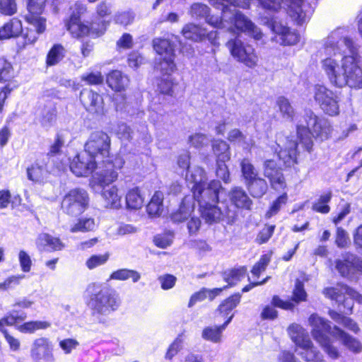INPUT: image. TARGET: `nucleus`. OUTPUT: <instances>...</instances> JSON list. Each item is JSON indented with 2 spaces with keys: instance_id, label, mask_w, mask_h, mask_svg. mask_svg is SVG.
I'll use <instances>...</instances> for the list:
<instances>
[{
  "instance_id": "nucleus-1",
  "label": "nucleus",
  "mask_w": 362,
  "mask_h": 362,
  "mask_svg": "<svg viewBox=\"0 0 362 362\" xmlns=\"http://www.w3.org/2000/svg\"><path fill=\"white\" fill-rule=\"evenodd\" d=\"M344 28L332 31L325 43L326 54L341 57V67L337 59L327 57L322 61V68L333 86L342 88L345 86L362 88V69L359 66L358 49L353 40L345 36Z\"/></svg>"
},
{
  "instance_id": "nucleus-2",
  "label": "nucleus",
  "mask_w": 362,
  "mask_h": 362,
  "mask_svg": "<svg viewBox=\"0 0 362 362\" xmlns=\"http://www.w3.org/2000/svg\"><path fill=\"white\" fill-rule=\"evenodd\" d=\"M308 321L312 327L314 339L320 344L331 358L337 359L339 357L338 349L332 344V337L339 339L342 344L354 354H359L362 351L360 341L336 325L332 328L329 320L317 314H312Z\"/></svg>"
},
{
  "instance_id": "nucleus-3",
  "label": "nucleus",
  "mask_w": 362,
  "mask_h": 362,
  "mask_svg": "<svg viewBox=\"0 0 362 362\" xmlns=\"http://www.w3.org/2000/svg\"><path fill=\"white\" fill-rule=\"evenodd\" d=\"M297 119L296 134L299 143L308 152L313 146V138L319 141L329 139L332 127L329 120L316 115L310 109H306Z\"/></svg>"
},
{
  "instance_id": "nucleus-4",
  "label": "nucleus",
  "mask_w": 362,
  "mask_h": 362,
  "mask_svg": "<svg viewBox=\"0 0 362 362\" xmlns=\"http://www.w3.org/2000/svg\"><path fill=\"white\" fill-rule=\"evenodd\" d=\"M298 143L296 140L286 139L284 148L278 153L279 163L274 159H267L262 165L263 174L270 183L271 187L276 190L284 189L286 187V180L281 167V163L286 168H291L297 163Z\"/></svg>"
},
{
  "instance_id": "nucleus-5",
  "label": "nucleus",
  "mask_w": 362,
  "mask_h": 362,
  "mask_svg": "<svg viewBox=\"0 0 362 362\" xmlns=\"http://www.w3.org/2000/svg\"><path fill=\"white\" fill-rule=\"evenodd\" d=\"M86 292L91 315L99 323H105L106 317L117 311L121 305V298L112 288L92 284L88 285Z\"/></svg>"
},
{
  "instance_id": "nucleus-6",
  "label": "nucleus",
  "mask_w": 362,
  "mask_h": 362,
  "mask_svg": "<svg viewBox=\"0 0 362 362\" xmlns=\"http://www.w3.org/2000/svg\"><path fill=\"white\" fill-rule=\"evenodd\" d=\"M214 8L223 11V19L227 21V31L232 32L236 28L245 35L257 40L262 38L260 30L243 13L237 11L243 0H209Z\"/></svg>"
},
{
  "instance_id": "nucleus-7",
  "label": "nucleus",
  "mask_w": 362,
  "mask_h": 362,
  "mask_svg": "<svg viewBox=\"0 0 362 362\" xmlns=\"http://www.w3.org/2000/svg\"><path fill=\"white\" fill-rule=\"evenodd\" d=\"M222 191H217L216 199L200 197L196 199L199 203L202 218L209 224L222 223L232 225L236 220V211L229 207L228 203L219 201V195Z\"/></svg>"
},
{
  "instance_id": "nucleus-8",
  "label": "nucleus",
  "mask_w": 362,
  "mask_h": 362,
  "mask_svg": "<svg viewBox=\"0 0 362 362\" xmlns=\"http://www.w3.org/2000/svg\"><path fill=\"white\" fill-rule=\"evenodd\" d=\"M176 37L168 35L167 37H157L153 40V47L158 57L156 59L155 70L160 76H172L176 70L175 63V47Z\"/></svg>"
},
{
  "instance_id": "nucleus-9",
  "label": "nucleus",
  "mask_w": 362,
  "mask_h": 362,
  "mask_svg": "<svg viewBox=\"0 0 362 362\" xmlns=\"http://www.w3.org/2000/svg\"><path fill=\"white\" fill-rule=\"evenodd\" d=\"M186 182L189 183V187L191 188L192 197L194 199L200 197H208L209 199L217 198V191L223 190L221 183L218 180H211L206 184V174L201 168H196L192 171L185 173Z\"/></svg>"
},
{
  "instance_id": "nucleus-10",
  "label": "nucleus",
  "mask_w": 362,
  "mask_h": 362,
  "mask_svg": "<svg viewBox=\"0 0 362 362\" xmlns=\"http://www.w3.org/2000/svg\"><path fill=\"white\" fill-rule=\"evenodd\" d=\"M260 2L264 8L270 11L287 7L288 13L298 25H302L310 15L306 9L310 5L304 0H261Z\"/></svg>"
},
{
  "instance_id": "nucleus-11",
  "label": "nucleus",
  "mask_w": 362,
  "mask_h": 362,
  "mask_svg": "<svg viewBox=\"0 0 362 362\" xmlns=\"http://www.w3.org/2000/svg\"><path fill=\"white\" fill-rule=\"evenodd\" d=\"M288 333L296 346L303 349L298 353L307 362H325L322 354L313 346L308 332L299 325L292 324L288 327Z\"/></svg>"
},
{
  "instance_id": "nucleus-12",
  "label": "nucleus",
  "mask_w": 362,
  "mask_h": 362,
  "mask_svg": "<svg viewBox=\"0 0 362 362\" xmlns=\"http://www.w3.org/2000/svg\"><path fill=\"white\" fill-rule=\"evenodd\" d=\"M88 204V192L83 189L75 188L64 195L61 203V208L64 214L77 216L85 211Z\"/></svg>"
},
{
  "instance_id": "nucleus-13",
  "label": "nucleus",
  "mask_w": 362,
  "mask_h": 362,
  "mask_svg": "<svg viewBox=\"0 0 362 362\" xmlns=\"http://www.w3.org/2000/svg\"><path fill=\"white\" fill-rule=\"evenodd\" d=\"M226 45L230 54L238 62L244 64L249 68H254L257 65L258 58L255 49L252 45L243 40L241 35L230 40Z\"/></svg>"
},
{
  "instance_id": "nucleus-14",
  "label": "nucleus",
  "mask_w": 362,
  "mask_h": 362,
  "mask_svg": "<svg viewBox=\"0 0 362 362\" xmlns=\"http://www.w3.org/2000/svg\"><path fill=\"white\" fill-rule=\"evenodd\" d=\"M314 99L320 109L329 116L334 117L339 114L340 100L336 93L328 89L322 85H316L315 86Z\"/></svg>"
},
{
  "instance_id": "nucleus-15",
  "label": "nucleus",
  "mask_w": 362,
  "mask_h": 362,
  "mask_svg": "<svg viewBox=\"0 0 362 362\" xmlns=\"http://www.w3.org/2000/svg\"><path fill=\"white\" fill-rule=\"evenodd\" d=\"M334 267L341 277L351 279L358 274H362V259L351 252L341 253L334 261Z\"/></svg>"
},
{
  "instance_id": "nucleus-16",
  "label": "nucleus",
  "mask_w": 362,
  "mask_h": 362,
  "mask_svg": "<svg viewBox=\"0 0 362 362\" xmlns=\"http://www.w3.org/2000/svg\"><path fill=\"white\" fill-rule=\"evenodd\" d=\"M110 148V139L103 131H96L90 134L84 146V151L97 158L108 157Z\"/></svg>"
},
{
  "instance_id": "nucleus-17",
  "label": "nucleus",
  "mask_w": 362,
  "mask_h": 362,
  "mask_svg": "<svg viewBox=\"0 0 362 362\" xmlns=\"http://www.w3.org/2000/svg\"><path fill=\"white\" fill-rule=\"evenodd\" d=\"M117 173L111 170L106 173L100 180V186L102 187L101 197L104 200V206L106 208L117 209L121 206L120 197L117 194V189L114 185H110L117 180Z\"/></svg>"
},
{
  "instance_id": "nucleus-18",
  "label": "nucleus",
  "mask_w": 362,
  "mask_h": 362,
  "mask_svg": "<svg viewBox=\"0 0 362 362\" xmlns=\"http://www.w3.org/2000/svg\"><path fill=\"white\" fill-rule=\"evenodd\" d=\"M52 342L46 337L35 339L30 348V357L35 362H55Z\"/></svg>"
},
{
  "instance_id": "nucleus-19",
  "label": "nucleus",
  "mask_w": 362,
  "mask_h": 362,
  "mask_svg": "<svg viewBox=\"0 0 362 362\" xmlns=\"http://www.w3.org/2000/svg\"><path fill=\"white\" fill-rule=\"evenodd\" d=\"M95 158L83 151L78 153L70 163L71 171L77 177H86L96 168Z\"/></svg>"
},
{
  "instance_id": "nucleus-20",
  "label": "nucleus",
  "mask_w": 362,
  "mask_h": 362,
  "mask_svg": "<svg viewBox=\"0 0 362 362\" xmlns=\"http://www.w3.org/2000/svg\"><path fill=\"white\" fill-rule=\"evenodd\" d=\"M70 8L71 14L66 23L67 30L70 32L73 37L78 35L79 33L81 34L87 32L88 30L85 27V23L81 21V16L86 11L85 4L77 1Z\"/></svg>"
},
{
  "instance_id": "nucleus-21",
  "label": "nucleus",
  "mask_w": 362,
  "mask_h": 362,
  "mask_svg": "<svg viewBox=\"0 0 362 362\" xmlns=\"http://www.w3.org/2000/svg\"><path fill=\"white\" fill-rule=\"evenodd\" d=\"M183 36L188 40L194 42H199L206 37L212 44H216V40L219 33L216 31H207L206 28H202L198 25L189 23L182 28Z\"/></svg>"
},
{
  "instance_id": "nucleus-22",
  "label": "nucleus",
  "mask_w": 362,
  "mask_h": 362,
  "mask_svg": "<svg viewBox=\"0 0 362 362\" xmlns=\"http://www.w3.org/2000/svg\"><path fill=\"white\" fill-rule=\"evenodd\" d=\"M80 101L85 109L92 114H100L103 110V97L92 89L83 88L80 93Z\"/></svg>"
},
{
  "instance_id": "nucleus-23",
  "label": "nucleus",
  "mask_w": 362,
  "mask_h": 362,
  "mask_svg": "<svg viewBox=\"0 0 362 362\" xmlns=\"http://www.w3.org/2000/svg\"><path fill=\"white\" fill-rule=\"evenodd\" d=\"M29 27L26 32L23 33L25 44H33L37 40V35L45 32L46 29V19L43 17L27 15L25 16Z\"/></svg>"
},
{
  "instance_id": "nucleus-24",
  "label": "nucleus",
  "mask_w": 362,
  "mask_h": 362,
  "mask_svg": "<svg viewBox=\"0 0 362 362\" xmlns=\"http://www.w3.org/2000/svg\"><path fill=\"white\" fill-rule=\"evenodd\" d=\"M228 197L230 204L229 207L238 213V209L250 210L253 204L247 193L241 187H233L228 192Z\"/></svg>"
},
{
  "instance_id": "nucleus-25",
  "label": "nucleus",
  "mask_w": 362,
  "mask_h": 362,
  "mask_svg": "<svg viewBox=\"0 0 362 362\" xmlns=\"http://www.w3.org/2000/svg\"><path fill=\"white\" fill-rule=\"evenodd\" d=\"M195 202L194 197L191 195L184 197L178 209L170 214L171 221L178 224L187 221L194 211Z\"/></svg>"
},
{
  "instance_id": "nucleus-26",
  "label": "nucleus",
  "mask_w": 362,
  "mask_h": 362,
  "mask_svg": "<svg viewBox=\"0 0 362 362\" xmlns=\"http://www.w3.org/2000/svg\"><path fill=\"white\" fill-rule=\"evenodd\" d=\"M269 16L268 18L266 17L267 21L265 23L274 33L281 36V38L285 45H295L299 41L300 35L298 34L291 32V29L286 26L279 25L274 15L269 14Z\"/></svg>"
},
{
  "instance_id": "nucleus-27",
  "label": "nucleus",
  "mask_w": 362,
  "mask_h": 362,
  "mask_svg": "<svg viewBox=\"0 0 362 362\" xmlns=\"http://www.w3.org/2000/svg\"><path fill=\"white\" fill-rule=\"evenodd\" d=\"M36 245L40 251L54 252L62 250L64 244L59 238L48 233H41L36 240Z\"/></svg>"
},
{
  "instance_id": "nucleus-28",
  "label": "nucleus",
  "mask_w": 362,
  "mask_h": 362,
  "mask_svg": "<svg viewBox=\"0 0 362 362\" xmlns=\"http://www.w3.org/2000/svg\"><path fill=\"white\" fill-rule=\"evenodd\" d=\"M234 315L232 314L225 322L218 326H208L206 327L202 333V337L206 341L213 343H219L221 341L222 333L226 329L228 324L232 321Z\"/></svg>"
},
{
  "instance_id": "nucleus-29",
  "label": "nucleus",
  "mask_w": 362,
  "mask_h": 362,
  "mask_svg": "<svg viewBox=\"0 0 362 362\" xmlns=\"http://www.w3.org/2000/svg\"><path fill=\"white\" fill-rule=\"evenodd\" d=\"M244 185L250 195L255 199L262 198L268 191L267 180L259 176L245 182Z\"/></svg>"
},
{
  "instance_id": "nucleus-30",
  "label": "nucleus",
  "mask_w": 362,
  "mask_h": 362,
  "mask_svg": "<svg viewBox=\"0 0 362 362\" xmlns=\"http://www.w3.org/2000/svg\"><path fill=\"white\" fill-rule=\"evenodd\" d=\"M23 33L21 21L13 18L0 28V40L18 37Z\"/></svg>"
},
{
  "instance_id": "nucleus-31",
  "label": "nucleus",
  "mask_w": 362,
  "mask_h": 362,
  "mask_svg": "<svg viewBox=\"0 0 362 362\" xmlns=\"http://www.w3.org/2000/svg\"><path fill=\"white\" fill-rule=\"evenodd\" d=\"M109 25V21H106L101 18H97L93 21L90 25L85 24L87 28V32L84 33H79L78 35H74V37L80 38L85 36H90L92 37H97L103 35Z\"/></svg>"
},
{
  "instance_id": "nucleus-32",
  "label": "nucleus",
  "mask_w": 362,
  "mask_h": 362,
  "mask_svg": "<svg viewBox=\"0 0 362 362\" xmlns=\"http://www.w3.org/2000/svg\"><path fill=\"white\" fill-rule=\"evenodd\" d=\"M106 81L112 90L122 93V90H124L128 85L129 79L120 71L115 70L107 76Z\"/></svg>"
},
{
  "instance_id": "nucleus-33",
  "label": "nucleus",
  "mask_w": 362,
  "mask_h": 362,
  "mask_svg": "<svg viewBox=\"0 0 362 362\" xmlns=\"http://www.w3.org/2000/svg\"><path fill=\"white\" fill-rule=\"evenodd\" d=\"M57 119V109L51 102L47 103L41 110L39 121L46 129L54 125Z\"/></svg>"
},
{
  "instance_id": "nucleus-34",
  "label": "nucleus",
  "mask_w": 362,
  "mask_h": 362,
  "mask_svg": "<svg viewBox=\"0 0 362 362\" xmlns=\"http://www.w3.org/2000/svg\"><path fill=\"white\" fill-rule=\"evenodd\" d=\"M163 193L156 191L146 206V211L151 217L160 216L163 211Z\"/></svg>"
},
{
  "instance_id": "nucleus-35",
  "label": "nucleus",
  "mask_w": 362,
  "mask_h": 362,
  "mask_svg": "<svg viewBox=\"0 0 362 362\" xmlns=\"http://www.w3.org/2000/svg\"><path fill=\"white\" fill-rule=\"evenodd\" d=\"M276 105L282 117L286 120L293 121L297 124V118L300 119V115L296 116L294 109L289 100L284 96H280L276 100Z\"/></svg>"
},
{
  "instance_id": "nucleus-36",
  "label": "nucleus",
  "mask_w": 362,
  "mask_h": 362,
  "mask_svg": "<svg viewBox=\"0 0 362 362\" xmlns=\"http://www.w3.org/2000/svg\"><path fill=\"white\" fill-rule=\"evenodd\" d=\"M212 150L216 156V160H229L230 159V151L229 144L222 139L212 141Z\"/></svg>"
},
{
  "instance_id": "nucleus-37",
  "label": "nucleus",
  "mask_w": 362,
  "mask_h": 362,
  "mask_svg": "<svg viewBox=\"0 0 362 362\" xmlns=\"http://www.w3.org/2000/svg\"><path fill=\"white\" fill-rule=\"evenodd\" d=\"M66 55V49L61 44H54L49 50L46 64L48 66H52L59 63Z\"/></svg>"
},
{
  "instance_id": "nucleus-38",
  "label": "nucleus",
  "mask_w": 362,
  "mask_h": 362,
  "mask_svg": "<svg viewBox=\"0 0 362 362\" xmlns=\"http://www.w3.org/2000/svg\"><path fill=\"white\" fill-rule=\"evenodd\" d=\"M130 279L133 283H136L140 280L141 274L136 270L124 268L113 272L110 276V279L119 281H126Z\"/></svg>"
},
{
  "instance_id": "nucleus-39",
  "label": "nucleus",
  "mask_w": 362,
  "mask_h": 362,
  "mask_svg": "<svg viewBox=\"0 0 362 362\" xmlns=\"http://www.w3.org/2000/svg\"><path fill=\"white\" fill-rule=\"evenodd\" d=\"M240 166L244 184L259 176L257 170L249 159L243 158L240 163Z\"/></svg>"
},
{
  "instance_id": "nucleus-40",
  "label": "nucleus",
  "mask_w": 362,
  "mask_h": 362,
  "mask_svg": "<svg viewBox=\"0 0 362 362\" xmlns=\"http://www.w3.org/2000/svg\"><path fill=\"white\" fill-rule=\"evenodd\" d=\"M240 298L241 295L238 293L223 300L218 308L220 314L223 316H227L240 303Z\"/></svg>"
},
{
  "instance_id": "nucleus-41",
  "label": "nucleus",
  "mask_w": 362,
  "mask_h": 362,
  "mask_svg": "<svg viewBox=\"0 0 362 362\" xmlns=\"http://www.w3.org/2000/svg\"><path fill=\"white\" fill-rule=\"evenodd\" d=\"M246 272L247 269L245 267L234 268L224 272L223 277L224 281L228 283V287L232 286L240 281L241 278L244 277Z\"/></svg>"
},
{
  "instance_id": "nucleus-42",
  "label": "nucleus",
  "mask_w": 362,
  "mask_h": 362,
  "mask_svg": "<svg viewBox=\"0 0 362 362\" xmlns=\"http://www.w3.org/2000/svg\"><path fill=\"white\" fill-rule=\"evenodd\" d=\"M96 227L94 218H81L70 228L71 233L82 232L86 233L93 230Z\"/></svg>"
},
{
  "instance_id": "nucleus-43",
  "label": "nucleus",
  "mask_w": 362,
  "mask_h": 362,
  "mask_svg": "<svg viewBox=\"0 0 362 362\" xmlns=\"http://www.w3.org/2000/svg\"><path fill=\"white\" fill-rule=\"evenodd\" d=\"M144 199L138 187L130 189L126 195V204L129 209H137L141 207Z\"/></svg>"
},
{
  "instance_id": "nucleus-44",
  "label": "nucleus",
  "mask_w": 362,
  "mask_h": 362,
  "mask_svg": "<svg viewBox=\"0 0 362 362\" xmlns=\"http://www.w3.org/2000/svg\"><path fill=\"white\" fill-rule=\"evenodd\" d=\"M332 197L331 191L320 195L319 199L313 204V210L322 214H328L330 211V207L327 204L330 202Z\"/></svg>"
},
{
  "instance_id": "nucleus-45",
  "label": "nucleus",
  "mask_w": 362,
  "mask_h": 362,
  "mask_svg": "<svg viewBox=\"0 0 362 362\" xmlns=\"http://www.w3.org/2000/svg\"><path fill=\"white\" fill-rule=\"evenodd\" d=\"M173 85L172 76H160L158 78L156 90L160 94L171 96L173 93Z\"/></svg>"
},
{
  "instance_id": "nucleus-46",
  "label": "nucleus",
  "mask_w": 362,
  "mask_h": 362,
  "mask_svg": "<svg viewBox=\"0 0 362 362\" xmlns=\"http://www.w3.org/2000/svg\"><path fill=\"white\" fill-rule=\"evenodd\" d=\"M228 140L232 143H236L245 148L250 146L247 136L238 129H231L228 132Z\"/></svg>"
},
{
  "instance_id": "nucleus-47",
  "label": "nucleus",
  "mask_w": 362,
  "mask_h": 362,
  "mask_svg": "<svg viewBox=\"0 0 362 362\" xmlns=\"http://www.w3.org/2000/svg\"><path fill=\"white\" fill-rule=\"evenodd\" d=\"M13 77V69L11 64L0 57V82L9 81Z\"/></svg>"
},
{
  "instance_id": "nucleus-48",
  "label": "nucleus",
  "mask_w": 362,
  "mask_h": 362,
  "mask_svg": "<svg viewBox=\"0 0 362 362\" xmlns=\"http://www.w3.org/2000/svg\"><path fill=\"white\" fill-rule=\"evenodd\" d=\"M45 169L38 163H34L27 168L28 179L34 182H40L43 180Z\"/></svg>"
},
{
  "instance_id": "nucleus-49",
  "label": "nucleus",
  "mask_w": 362,
  "mask_h": 362,
  "mask_svg": "<svg viewBox=\"0 0 362 362\" xmlns=\"http://www.w3.org/2000/svg\"><path fill=\"white\" fill-rule=\"evenodd\" d=\"M49 324L42 321H30L23 323L18 327V330L23 333H33L35 330L45 329Z\"/></svg>"
},
{
  "instance_id": "nucleus-50",
  "label": "nucleus",
  "mask_w": 362,
  "mask_h": 362,
  "mask_svg": "<svg viewBox=\"0 0 362 362\" xmlns=\"http://www.w3.org/2000/svg\"><path fill=\"white\" fill-rule=\"evenodd\" d=\"M209 13V7L202 3H194L190 8V14L192 18L196 19H205Z\"/></svg>"
},
{
  "instance_id": "nucleus-51",
  "label": "nucleus",
  "mask_w": 362,
  "mask_h": 362,
  "mask_svg": "<svg viewBox=\"0 0 362 362\" xmlns=\"http://www.w3.org/2000/svg\"><path fill=\"white\" fill-rule=\"evenodd\" d=\"M335 244L340 249L346 248L351 245V240L348 233L341 227L337 228Z\"/></svg>"
},
{
  "instance_id": "nucleus-52",
  "label": "nucleus",
  "mask_w": 362,
  "mask_h": 362,
  "mask_svg": "<svg viewBox=\"0 0 362 362\" xmlns=\"http://www.w3.org/2000/svg\"><path fill=\"white\" fill-rule=\"evenodd\" d=\"M292 300L296 304H298L307 300V293L304 288V284L299 279H297L296 281L295 288L293 291Z\"/></svg>"
},
{
  "instance_id": "nucleus-53",
  "label": "nucleus",
  "mask_w": 362,
  "mask_h": 362,
  "mask_svg": "<svg viewBox=\"0 0 362 362\" xmlns=\"http://www.w3.org/2000/svg\"><path fill=\"white\" fill-rule=\"evenodd\" d=\"M271 261V256L267 254L262 255L259 260L253 266L251 272L253 276L259 277L261 272H264Z\"/></svg>"
},
{
  "instance_id": "nucleus-54",
  "label": "nucleus",
  "mask_w": 362,
  "mask_h": 362,
  "mask_svg": "<svg viewBox=\"0 0 362 362\" xmlns=\"http://www.w3.org/2000/svg\"><path fill=\"white\" fill-rule=\"evenodd\" d=\"M46 0H27L28 15L40 16L45 8Z\"/></svg>"
},
{
  "instance_id": "nucleus-55",
  "label": "nucleus",
  "mask_w": 362,
  "mask_h": 362,
  "mask_svg": "<svg viewBox=\"0 0 362 362\" xmlns=\"http://www.w3.org/2000/svg\"><path fill=\"white\" fill-rule=\"evenodd\" d=\"M228 160H216V176L225 183L230 182V174L226 163Z\"/></svg>"
},
{
  "instance_id": "nucleus-56",
  "label": "nucleus",
  "mask_w": 362,
  "mask_h": 362,
  "mask_svg": "<svg viewBox=\"0 0 362 362\" xmlns=\"http://www.w3.org/2000/svg\"><path fill=\"white\" fill-rule=\"evenodd\" d=\"M288 200V196L286 193H284L281 195L279 196L272 204L269 207V211L267 212V216L268 217H271L275 214H276L281 206L284 204H286Z\"/></svg>"
},
{
  "instance_id": "nucleus-57",
  "label": "nucleus",
  "mask_w": 362,
  "mask_h": 362,
  "mask_svg": "<svg viewBox=\"0 0 362 362\" xmlns=\"http://www.w3.org/2000/svg\"><path fill=\"white\" fill-rule=\"evenodd\" d=\"M346 285H343L341 288L335 287L325 288L323 291V293L326 297L336 300L337 303H341V299H343V293H345L343 288Z\"/></svg>"
},
{
  "instance_id": "nucleus-58",
  "label": "nucleus",
  "mask_w": 362,
  "mask_h": 362,
  "mask_svg": "<svg viewBox=\"0 0 362 362\" xmlns=\"http://www.w3.org/2000/svg\"><path fill=\"white\" fill-rule=\"evenodd\" d=\"M221 11V17L210 16L209 14H208L204 20L209 25H211L214 28L226 29L227 30V21H225L223 19V11Z\"/></svg>"
},
{
  "instance_id": "nucleus-59",
  "label": "nucleus",
  "mask_w": 362,
  "mask_h": 362,
  "mask_svg": "<svg viewBox=\"0 0 362 362\" xmlns=\"http://www.w3.org/2000/svg\"><path fill=\"white\" fill-rule=\"evenodd\" d=\"M202 220L199 217L191 216L187 222V228L189 236H196L201 228Z\"/></svg>"
},
{
  "instance_id": "nucleus-60",
  "label": "nucleus",
  "mask_w": 362,
  "mask_h": 362,
  "mask_svg": "<svg viewBox=\"0 0 362 362\" xmlns=\"http://www.w3.org/2000/svg\"><path fill=\"white\" fill-rule=\"evenodd\" d=\"M182 339L180 337H177L173 342L169 346L167 352L165 354V358L168 360H172L173 358L177 354V353L182 348Z\"/></svg>"
},
{
  "instance_id": "nucleus-61",
  "label": "nucleus",
  "mask_w": 362,
  "mask_h": 362,
  "mask_svg": "<svg viewBox=\"0 0 362 362\" xmlns=\"http://www.w3.org/2000/svg\"><path fill=\"white\" fill-rule=\"evenodd\" d=\"M115 110L117 112H128L129 104L127 101L126 96L122 93H118L114 96L113 99Z\"/></svg>"
},
{
  "instance_id": "nucleus-62",
  "label": "nucleus",
  "mask_w": 362,
  "mask_h": 362,
  "mask_svg": "<svg viewBox=\"0 0 362 362\" xmlns=\"http://www.w3.org/2000/svg\"><path fill=\"white\" fill-rule=\"evenodd\" d=\"M109 258L107 254L92 255L87 261L86 266L88 269H93L100 265L105 264Z\"/></svg>"
},
{
  "instance_id": "nucleus-63",
  "label": "nucleus",
  "mask_w": 362,
  "mask_h": 362,
  "mask_svg": "<svg viewBox=\"0 0 362 362\" xmlns=\"http://www.w3.org/2000/svg\"><path fill=\"white\" fill-rule=\"evenodd\" d=\"M134 18L132 11H122L117 13L115 16V21L117 24L127 25L131 24Z\"/></svg>"
},
{
  "instance_id": "nucleus-64",
  "label": "nucleus",
  "mask_w": 362,
  "mask_h": 362,
  "mask_svg": "<svg viewBox=\"0 0 362 362\" xmlns=\"http://www.w3.org/2000/svg\"><path fill=\"white\" fill-rule=\"evenodd\" d=\"M15 0H0V11L4 15L11 16L16 12Z\"/></svg>"
}]
</instances>
